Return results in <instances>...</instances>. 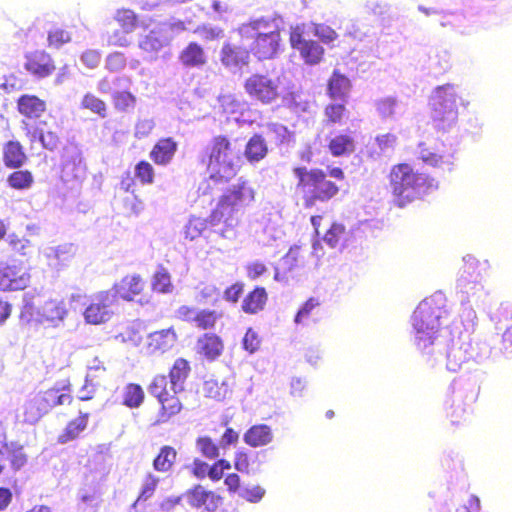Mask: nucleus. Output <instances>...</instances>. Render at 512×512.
I'll return each instance as SVG.
<instances>
[{"mask_svg": "<svg viewBox=\"0 0 512 512\" xmlns=\"http://www.w3.org/2000/svg\"><path fill=\"white\" fill-rule=\"evenodd\" d=\"M297 179L296 190L301 194L302 205L305 209L313 208L317 203H326L334 199L340 192V187L327 176L343 181L345 173L340 167H332L325 172L321 168L295 166L292 169Z\"/></svg>", "mask_w": 512, "mask_h": 512, "instance_id": "f257e3e1", "label": "nucleus"}, {"mask_svg": "<svg viewBox=\"0 0 512 512\" xmlns=\"http://www.w3.org/2000/svg\"><path fill=\"white\" fill-rule=\"evenodd\" d=\"M387 178L393 201L399 208H404L439 187L435 178L415 171L407 162L392 165Z\"/></svg>", "mask_w": 512, "mask_h": 512, "instance_id": "f03ea898", "label": "nucleus"}, {"mask_svg": "<svg viewBox=\"0 0 512 512\" xmlns=\"http://www.w3.org/2000/svg\"><path fill=\"white\" fill-rule=\"evenodd\" d=\"M448 318L449 312L443 296H430L419 303L412 316L415 344L419 350L424 351L434 344L438 331Z\"/></svg>", "mask_w": 512, "mask_h": 512, "instance_id": "7ed1b4c3", "label": "nucleus"}, {"mask_svg": "<svg viewBox=\"0 0 512 512\" xmlns=\"http://www.w3.org/2000/svg\"><path fill=\"white\" fill-rule=\"evenodd\" d=\"M68 310L63 300L48 299L43 303L36 291L23 294L20 320L23 323L45 324L53 328L59 327L66 318Z\"/></svg>", "mask_w": 512, "mask_h": 512, "instance_id": "20e7f679", "label": "nucleus"}, {"mask_svg": "<svg viewBox=\"0 0 512 512\" xmlns=\"http://www.w3.org/2000/svg\"><path fill=\"white\" fill-rule=\"evenodd\" d=\"M71 402L68 387H54L30 396L19 409L18 418L25 423L35 424L53 407Z\"/></svg>", "mask_w": 512, "mask_h": 512, "instance_id": "39448f33", "label": "nucleus"}, {"mask_svg": "<svg viewBox=\"0 0 512 512\" xmlns=\"http://www.w3.org/2000/svg\"><path fill=\"white\" fill-rule=\"evenodd\" d=\"M267 22L255 20L243 24L239 33L243 37L254 38L251 52L260 60L271 59L276 56L280 48V32L278 30L264 31Z\"/></svg>", "mask_w": 512, "mask_h": 512, "instance_id": "423d86ee", "label": "nucleus"}, {"mask_svg": "<svg viewBox=\"0 0 512 512\" xmlns=\"http://www.w3.org/2000/svg\"><path fill=\"white\" fill-rule=\"evenodd\" d=\"M244 89L252 100L264 105L276 102L283 92L280 77L268 72L251 74L244 82Z\"/></svg>", "mask_w": 512, "mask_h": 512, "instance_id": "0eeeda50", "label": "nucleus"}, {"mask_svg": "<svg viewBox=\"0 0 512 512\" xmlns=\"http://www.w3.org/2000/svg\"><path fill=\"white\" fill-rule=\"evenodd\" d=\"M456 99L455 89L450 84L435 89L431 98V117L439 129L445 130L456 123L458 117Z\"/></svg>", "mask_w": 512, "mask_h": 512, "instance_id": "6e6552de", "label": "nucleus"}, {"mask_svg": "<svg viewBox=\"0 0 512 512\" xmlns=\"http://www.w3.org/2000/svg\"><path fill=\"white\" fill-rule=\"evenodd\" d=\"M182 22L159 23L138 39V47L148 55L149 60H156L158 53L167 47L175 34L184 30Z\"/></svg>", "mask_w": 512, "mask_h": 512, "instance_id": "1a4fd4ad", "label": "nucleus"}, {"mask_svg": "<svg viewBox=\"0 0 512 512\" xmlns=\"http://www.w3.org/2000/svg\"><path fill=\"white\" fill-rule=\"evenodd\" d=\"M116 306L115 293L101 291L90 298V303L84 311V318L89 324L107 322L114 314Z\"/></svg>", "mask_w": 512, "mask_h": 512, "instance_id": "9d476101", "label": "nucleus"}, {"mask_svg": "<svg viewBox=\"0 0 512 512\" xmlns=\"http://www.w3.org/2000/svg\"><path fill=\"white\" fill-rule=\"evenodd\" d=\"M224 138L218 136L207 146L203 162L206 164L208 186L222 184L224 163Z\"/></svg>", "mask_w": 512, "mask_h": 512, "instance_id": "9b49d317", "label": "nucleus"}, {"mask_svg": "<svg viewBox=\"0 0 512 512\" xmlns=\"http://www.w3.org/2000/svg\"><path fill=\"white\" fill-rule=\"evenodd\" d=\"M151 395L156 397L162 405L163 411L168 415H175L181 410V403L174 394L168 389V381L164 375H157L148 387Z\"/></svg>", "mask_w": 512, "mask_h": 512, "instance_id": "f8f14e48", "label": "nucleus"}, {"mask_svg": "<svg viewBox=\"0 0 512 512\" xmlns=\"http://www.w3.org/2000/svg\"><path fill=\"white\" fill-rule=\"evenodd\" d=\"M30 283V274L17 265L0 262V290L17 291L25 289Z\"/></svg>", "mask_w": 512, "mask_h": 512, "instance_id": "ddd939ff", "label": "nucleus"}, {"mask_svg": "<svg viewBox=\"0 0 512 512\" xmlns=\"http://www.w3.org/2000/svg\"><path fill=\"white\" fill-rule=\"evenodd\" d=\"M255 199V191L245 180H238L236 184L231 185L228 194H226V208L231 212L245 210Z\"/></svg>", "mask_w": 512, "mask_h": 512, "instance_id": "4468645a", "label": "nucleus"}, {"mask_svg": "<svg viewBox=\"0 0 512 512\" xmlns=\"http://www.w3.org/2000/svg\"><path fill=\"white\" fill-rule=\"evenodd\" d=\"M327 151L332 157H347L356 150V141L351 131L332 132L327 137Z\"/></svg>", "mask_w": 512, "mask_h": 512, "instance_id": "2eb2a0df", "label": "nucleus"}, {"mask_svg": "<svg viewBox=\"0 0 512 512\" xmlns=\"http://www.w3.org/2000/svg\"><path fill=\"white\" fill-rule=\"evenodd\" d=\"M24 68L37 78H45L55 69L54 62L44 51H34L26 55Z\"/></svg>", "mask_w": 512, "mask_h": 512, "instance_id": "dca6fc26", "label": "nucleus"}, {"mask_svg": "<svg viewBox=\"0 0 512 512\" xmlns=\"http://www.w3.org/2000/svg\"><path fill=\"white\" fill-rule=\"evenodd\" d=\"M73 244H62L58 246H48L41 250L48 266L54 270H61L67 266L74 255Z\"/></svg>", "mask_w": 512, "mask_h": 512, "instance_id": "f3484780", "label": "nucleus"}, {"mask_svg": "<svg viewBox=\"0 0 512 512\" xmlns=\"http://www.w3.org/2000/svg\"><path fill=\"white\" fill-rule=\"evenodd\" d=\"M177 342V334L173 328H167L150 333L147 337L149 353H165Z\"/></svg>", "mask_w": 512, "mask_h": 512, "instance_id": "a211bd4d", "label": "nucleus"}, {"mask_svg": "<svg viewBox=\"0 0 512 512\" xmlns=\"http://www.w3.org/2000/svg\"><path fill=\"white\" fill-rule=\"evenodd\" d=\"M144 284L139 275H127L116 283L108 292L115 293V300L120 297L126 301H132L143 290Z\"/></svg>", "mask_w": 512, "mask_h": 512, "instance_id": "6ab92c4d", "label": "nucleus"}, {"mask_svg": "<svg viewBox=\"0 0 512 512\" xmlns=\"http://www.w3.org/2000/svg\"><path fill=\"white\" fill-rule=\"evenodd\" d=\"M351 87L350 79L339 70H334L327 81V95L332 100H344Z\"/></svg>", "mask_w": 512, "mask_h": 512, "instance_id": "aec40b11", "label": "nucleus"}, {"mask_svg": "<svg viewBox=\"0 0 512 512\" xmlns=\"http://www.w3.org/2000/svg\"><path fill=\"white\" fill-rule=\"evenodd\" d=\"M268 301V293L262 286H256L242 301V310L247 314H257L263 311Z\"/></svg>", "mask_w": 512, "mask_h": 512, "instance_id": "412c9836", "label": "nucleus"}, {"mask_svg": "<svg viewBox=\"0 0 512 512\" xmlns=\"http://www.w3.org/2000/svg\"><path fill=\"white\" fill-rule=\"evenodd\" d=\"M189 372V363L183 358L176 359L169 373L170 385L168 389L174 394L182 392Z\"/></svg>", "mask_w": 512, "mask_h": 512, "instance_id": "4be33fe9", "label": "nucleus"}, {"mask_svg": "<svg viewBox=\"0 0 512 512\" xmlns=\"http://www.w3.org/2000/svg\"><path fill=\"white\" fill-rule=\"evenodd\" d=\"M177 150V143L172 138L160 139L153 147L150 158L158 165L170 163Z\"/></svg>", "mask_w": 512, "mask_h": 512, "instance_id": "5701e85b", "label": "nucleus"}, {"mask_svg": "<svg viewBox=\"0 0 512 512\" xmlns=\"http://www.w3.org/2000/svg\"><path fill=\"white\" fill-rule=\"evenodd\" d=\"M320 301L318 298L310 297L297 311L294 322L297 325L308 326L318 321Z\"/></svg>", "mask_w": 512, "mask_h": 512, "instance_id": "b1692460", "label": "nucleus"}, {"mask_svg": "<svg viewBox=\"0 0 512 512\" xmlns=\"http://www.w3.org/2000/svg\"><path fill=\"white\" fill-rule=\"evenodd\" d=\"M272 439V430L266 424L253 425L244 434L245 443L251 447L265 446L269 444Z\"/></svg>", "mask_w": 512, "mask_h": 512, "instance_id": "393cba45", "label": "nucleus"}, {"mask_svg": "<svg viewBox=\"0 0 512 512\" xmlns=\"http://www.w3.org/2000/svg\"><path fill=\"white\" fill-rule=\"evenodd\" d=\"M4 164L8 168H20L27 160L22 145L18 141H9L3 148Z\"/></svg>", "mask_w": 512, "mask_h": 512, "instance_id": "a878e982", "label": "nucleus"}, {"mask_svg": "<svg viewBox=\"0 0 512 512\" xmlns=\"http://www.w3.org/2000/svg\"><path fill=\"white\" fill-rule=\"evenodd\" d=\"M268 154V146L261 134H254L245 146L244 155L249 162H259Z\"/></svg>", "mask_w": 512, "mask_h": 512, "instance_id": "bb28decb", "label": "nucleus"}, {"mask_svg": "<svg viewBox=\"0 0 512 512\" xmlns=\"http://www.w3.org/2000/svg\"><path fill=\"white\" fill-rule=\"evenodd\" d=\"M45 102L36 96L23 95L18 100L19 112L28 118H38L45 111Z\"/></svg>", "mask_w": 512, "mask_h": 512, "instance_id": "cd10ccee", "label": "nucleus"}, {"mask_svg": "<svg viewBox=\"0 0 512 512\" xmlns=\"http://www.w3.org/2000/svg\"><path fill=\"white\" fill-rule=\"evenodd\" d=\"M198 348L208 359L214 360L220 356L223 344L220 337L206 333L198 340Z\"/></svg>", "mask_w": 512, "mask_h": 512, "instance_id": "c85d7f7f", "label": "nucleus"}, {"mask_svg": "<svg viewBox=\"0 0 512 512\" xmlns=\"http://www.w3.org/2000/svg\"><path fill=\"white\" fill-rule=\"evenodd\" d=\"M177 452L171 446H163L153 461V468L158 472H168L176 461Z\"/></svg>", "mask_w": 512, "mask_h": 512, "instance_id": "c756f323", "label": "nucleus"}, {"mask_svg": "<svg viewBox=\"0 0 512 512\" xmlns=\"http://www.w3.org/2000/svg\"><path fill=\"white\" fill-rule=\"evenodd\" d=\"M180 60L185 66H198L205 62L202 48L196 43H190L181 53Z\"/></svg>", "mask_w": 512, "mask_h": 512, "instance_id": "7c9ffc66", "label": "nucleus"}, {"mask_svg": "<svg viewBox=\"0 0 512 512\" xmlns=\"http://www.w3.org/2000/svg\"><path fill=\"white\" fill-rule=\"evenodd\" d=\"M306 63L314 65L319 63L324 55L323 47L316 41L308 40L299 50Z\"/></svg>", "mask_w": 512, "mask_h": 512, "instance_id": "2f4dec72", "label": "nucleus"}, {"mask_svg": "<svg viewBox=\"0 0 512 512\" xmlns=\"http://www.w3.org/2000/svg\"><path fill=\"white\" fill-rule=\"evenodd\" d=\"M347 231L344 224L333 222L323 236L324 242L331 248L337 247L346 240Z\"/></svg>", "mask_w": 512, "mask_h": 512, "instance_id": "473e14b6", "label": "nucleus"}, {"mask_svg": "<svg viewBox=\"0 0 512 512\" xmlns=\"http://www.w3.org/2000/svg\"><path fill=\"white\" fill-rule=\"evenodd\" d=\"M144 400V391L138 384H128L123 392V404L129 408H138Z\"/></svg>", "mask_w": 512, "mask_h": 512, "instance_id": "72a5a7b5", "label": "nucleus"}, {"mask_svg": "<svg viewBox=\"0 0 512 512\" xmlns=\"http://www.w3.org/2000/svg\"><path fill=\"white\" fill-rule=\"evenodd\" d=\"M323 113L327 125L341 124L347 113V108L342 103H329L324 107Z\"/></svg>", "mask_w": 512, "mask_h": 512, "instance_id": "f704fd0d", "label": "nucleus"}, {"mask_svg": "<svg viewBox=\"0 0 512 512\" xmlns=\"http://www.w3.org/2000/svg\"><path fill=\"white\" fill-rule=\"evenodd\" d=\"M8 184L17 190H27L34 183V177L28 170H18L9 175Z\"/></svg>", "mask_w": 512, "mask_h": 512, "instance_id": "c9c22d12", "label": "nucleus"}, {"mask_svg": "<svg viewBox=\"0 0 512 512\" xmlns=\"http://www.w3.org/2000/svg\"><path fill=\"white\" fill-rule=\"evenodd\" d=\"M88 413H80V416L71 422L66 427L65 435L61 436V441L66 442L76 438L86 427L88 423Z\"/></svg>", "mask_w": 512, "mask_h": 512, "instance_id": "e433bc0d", "label": "nucleus"}, {"mask_svg": "<svg viewBox=\"0 0 512 512\" xmlns=\"http://www.w3.org/2000/svg\"><path fill=\"white\" fill-rule=\"evenodd\" d=\"M398 100L395 97L387 96L375 102L377 113L382 119H390L396 115Z\"/></svg>", "mask_w": 512, "mask_h": 512, "instance_id": "4c0bfd02", "label": "nucleus"}, {"mask_svg": "<svg viewBox=\"0 0 512 512\" xmlns=\"http://www.w3.org/2000/svg\"><path fill=\"white\" fill-rule=\"evenodd\" d=\"M153 289L160 293H170L173 290V285L171 283V277L168 271L159 267L156 273L154 274L152 281Z\"/></svg>", "mask_w": 512, "mask_h": 512, "instance_id": "58836bf2", "label": "nucleus"}, {"mask_svg": "<svg viewBox=\"0 0 512 512\" xmlns=\"http://www.w3.org/2000/svg\"><path fill=\"white\" fill-rule=\"evenodd\" d=\"M114 19L119 23L125 32L132 33L137 27V15L130 9L117 10Z\"/></svg>", "mask_w": 512, "mask_h": 512, "instance_id": "ea45409f", "label": "nucleus"}, {"mask_svg": "<svg viewBox=\"0 0 512 512\" xmlns=\"http://www.w3.org/2000/svg\"><path fill=\"white\" fill-rule=\"evenodd\" d=\"M4 455H7L11 466L14 470L21 469L27 462V456L23 451V447L12 443L8 446V450H4Z\"/></svg>", "mask_w": 512, "mask_h": 512, "instance_id": "a19ab883", "label": "nucleus"}, {"mask_svg": "<svg viewBox=\"0 0 512 512\" xmlns=\"http://www.w3.org/2000/svg\"><path fill=\"white\" fill-rule=\"evenodd\" d=\"M282 264L286 270H293L304 264V256L301 254L299 246L291 247L282 259Z\"/></svg>", "mask_w": 512, "mask_h": 512, "instance_id": "79ce46f5", "label": "nucleus"}, {"mask_svg": "<svg viewBox=\"0 0 512 512\" xmlns=\"http://www.w3.org/2000/svg\"><path fill=\"white\" fill-rule=\"evenodd\" d=\"M249 62V51L245 48L226 49V65L244 66Z\"/></svg>", "mask_w": 512, "mask_h": 512, "instance_id": "37998d69", "label": "nucleus"}, {"mask_svg": "<svg viewBox=\"0 0 512 512\" xmlns=\"http://www.w3.org/2000/svg\"><path fill=\"white\" fill-rule=\"evenodd\" d=\"M7 242L12 250L21 256L27 257L30 255L32 248L30 240L19 238L16 234H9L7 237Z\"/></svg>", "mask_w": 512, "mask_h": 512, "instance_id": "c03bdc74", "label": "nucleus"}, {"mask_svg": "<svg viewBox=\"0 0 512 512\" xmlns=\"http://www.w3.org/2000/svg\"><path fill=\"white\" fill-rule=\"evenodd\" d=\"M159 481V477L155 476L152 473H148L143 479L141 492L137 499V502L146 501L149 498H151L156 490V487L159 484Z\"/></svg>", "mask_w": 512, "mask_h": 512, "instance_id": "a18cd8bd", "label": "nucleus"}, {"mask_svg": "<svg viewBox=\"0 0 512 512\" xmlns=\"http://www.w3.org/2000/svg\"><path fill=\"white\" fill-rule=\"evenodd\" d=\"M420 159L427 165L432 167H440L442 164L452 165V161L442 154L434 153L428 148H422L420 152Z\"/></svg>", "mask_w": 512, "mask_h": 512, "instance_id": "49530a36", "label": "nucleus"}, {"mask_svg": "<svg viewBox=\"0 0 512 512\" xmlns=\"http://www.w3.org/2000/svg\"><path fill=\"white\" fill-rule=\"evenodd\" d=\"M82 107L89 109L93 113L98 114L101 117L106 115V104L95 95L87 93L82 100Z\"/></svg>", "mask_w": 512, "mask_h": 512, "instance_id": "de8ad7c7", "label": "nucleus"}, {"mask_svg": "<svg viewBox=\"0 0 512 512\" xmlns=\"http://www.w3.org/2000/svg\"><path fill=\"white\" fill-rule=\"evenodd\" d=\"M205 227L206 224L203 220L199 218H191L183 229L185 239L190 241L196 239L201 235Z\"/></svg>", "mask_w": 512, "mask_h": 512, "instance_id": "09e8293b", "label": "nucleus"}, {"mask_svg": "<svg viewBox=\"0 0 512 512\" xmlns=\"http://www.w3.org/2000/svg\"><path fill=\"white\" fill-rule=\"evenodd\" d=\"M268 133L273 135V139L276 144L281 145L283 143L289 142L291 138V133L288 128L280 123H270L267 125Z\"/></svg>", "mask_w": 512, "mask_h": 512, "instance_id": "8fccbe9b", "label": "nucleus"}, {"mask_svg": "<svg viewBox=\"0 0 512 512\" xmlns=\"http://www.w3.org/2000/svg\"><path fill=\"white\" fill-rule=\"evenodd\" d=\"M113 101L117 110L126 111L128 108L134 107L136 98L127 91L114 92Z\"/></svg>", "mask_w": 512, "mask_h": 512, "instance_id": "3c124183", "label": "nucleus"}, {"mask_svg": "<svg viewBox=\"0 0 512 512\" xmlns=\"http://www.w3.org/2000/svg\"><path fill=\"white\" fill-rule=\"evenodd\" d=\"M127 60L122 52H113L105 59V68L110 72H119L125 68Z\"/></svg>", "mask_w": 512, "mask_h": 512, "instance_id": "603ef678", "label": "nucleus"}, {"mask_svg": "<svg viewBox=\"0 0 512 512\" xmlns=\"http://www.w3.org/2000/svg\"><path fill=\"white\" fill-rule=\"evenodd\" d=\"M70 40V33L60 28H55L48 34L49 46L56 49L60 48L63 44L70 42Z\"/></svg>", "mask_w": 512, "mask_h": 512, "instance_id": "864d4df0", "label": "nucleus"}, {"mask_svg": "<svg viewBox=\"0 0 512 512\" xmlns=\"http://www.w3.org/2000/svg\"><path fill=\"white\" fill-rule=\"evenodd\" d=\"M135 175L143 184H151L154 178V169L150 163L141 161L135 167Z\"/></svg>", "mask_w": 512, "mask_h": 512, "instance_id": "5fc2aeb1", "label": "nucleus"}, {"mask_svg": "<svg viewBox=\"0 0 512 512\" xmlns=\"http://www.w3.org/2000/svg\"><path fill=\"white\" fill-rule=\"evenodd\" d=\"M220 317L214 311L199 310L194 325L201 329H209L214 326L216 320Z\"/></svg>", "mask_w": 512, "mask_h": 512, "instance_id": "6e6d98bb", "label": "nucleus"}, {"mask_svg": "<svg viewBox=\"0 0 512 512\" xmlns=\"http://www.w3.org/2000/svg\"><path fill=\"white\" fill-rule=\"evenodd\" d=\"M265 494V490L258 486V485H255V486H252V487H245V488H242L241 490H239V497L249 501V502H252V503H256V502H259L263 496Z\"/></svg>", "mask_w": 512, "mask_h": 512, "instance_id": "4d7b16f0", "label": "nucleus"}, {"mask_svg": "<svg viewBox=\"0 0 512 512\" xmlns=\"http://www.w3.org/2000/svg\"><path fill=\"white\" fill-rule=\"evenodd\" d=\"M197 448L205 457L209 459H213L218 456V447L211 441L210 438H199L197 440Z\"/></svg>", "mask_w": 512, "mask_h": 512, "instance_id": "13d9d810", "label": "nucleus"}, {"mask_svg": "<svg viewBox=\"0 0 512 512\" xmlns=\"http://www.w3.org/2000/svg\"><path fill=\"white\" fill-rule=\"evenodd\" d=\"M128 34H130V32H125L124 29L114 30L112 33L108 34L107 43L112 46L127 47L130 45Z\"/></svg>", "mask_w": 512, "mask_h": 512, "instance_id": "bf43d9fd", "label": "nucleus"}, {"mask_svg": "<svg viewBox=\"0 0 512 512\" xmlns=\"http://www.w3.org/2000/svg\"><path fill=\"white\" fill-rule=\"evenodd\" d=\"M314 34L324 43L333 42L338 37L336 31L325 24H316Z\"/></svg>", "mask_w": 512, "mask_h": 512, "instance_id": "052dcab7", "label": "nucleus"}, {"mask_svg": "<svg viewBox=\"0 0 512 512\" xmlns=\"http://www.w3.org/2000/svg\"><path fill=\"white\" fill-rule=\"evenodd\" d=\"M220 292L213 285L204 286L196 296L198 302L215 303L218 300Z\"/></svg>", "mask_w": 512, "mask_h": 512, "instance_id": "680f3d73", "label": "nucleus"}, {"mask_svg": "<svg viewBox=\"0 0 512 512\" xmlns=\"http://www.w3.org/2000/svg\"><path fill=\"white\" fill-rule=\"evenodd\" d=\"M261 340L257 333L249 328L243 337V347L249 353H254L260 347Z\"/></svg>", "mask_w": 512, "mask_h": 512, "instance_id": "e2e57ef3", "label": "nucleus"}, {"mask_svg": "<svg viewBox=\"0 0 512 512\" xmlns=\"http://www.w3.org/2000/svg\"><path fill=\"white\" fill-rule=\"evenodd\" d=\"M128 81L125 77H115L112 80H109L108 78H103L98 83V90L101 93H113L114 94V87H121L123 86V83H126Z\"/></svg>", "mask_w": 512, "mask_h": 512, "instance_id": "0e129e2a", "label": "nucleus"}, {"mask_svg": "<svg viewBox=\"0 0 512 512\" xmlns=\"http://www.w3.org/2000/svg\"><path fill=\"white\" fill-rule=\"evenodd\" d=\"M198 312L199 310L195 307L182 305L175 311V317L182 321L194 324L197 319Z\"/></svg>", "mask_w": 512, "mask_h": 512, "instance_id": "69168bd1", "label": "nucleus"}, {"mask_svg": "<svg viewBox=\"0 0 512 512\" xmlns=\"http://www.w3.org/2000/svg\"><path fill=\"white\" fill-rule=\"evenodd\" d=\"M155 123L153 119H140L135 125L134 136L138 139L147 137L153 130Z\"/></svg>", "mask_w": 512, "mask_h": 512, "instance_id": "338daca9", "label": "nucleus"}, {"mask_svg": "<svg viewBox=\"0 0 512 512\" xmlns=\"http://www.w3.org/2000/svg\"><path fill=\"white\" fill-rule=\"evenodd\" d=\"M376 145L381 151L392 149L397 143V136L393 133H385L376 136Z\"/></svg>", "mask_w": 512, "mask_h": 512, "instance_id": "774afa93", "label": "nucleus"}]
</instances>
